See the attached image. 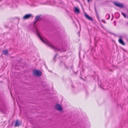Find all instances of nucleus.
I'll return each mask as SVG.
<instances>
[{"mask_svg":"<svg viewBox=\"0 0 128 128\" xmlns=\"http://www.w3.org/2000/svg\"><path fill=\"white\" fill-rule=\"evenodd\" d=\"M36 34L37 36H38L40 38V39L44 43H45L48 46H49L51 48L54 49L56 51H60L61 52H64L65 51V50H64L63 49L62 50H60V49H58L56 47L54 46L51 44L50 42H48L46 40H45L46 42H45L43 40V38H42L40 35L39 33H38V32L36 28Z\"/></svg>","mask_w":128,"mask_h":128,"instance_id":"obj_1","label":"nucleus"},{"mask_svg":"<svg viewBox=\"0 0 128 128\" xmlns=\"http://www.w3.org/2000/svg\"><path fill=\"white\" fill-rule=\"evenodd\" d=\"M33 74L35 76H40L42 74V72L40 70L34 69L33 70Z\"/></svg>","mask_w":128,"mask_h":128,"instance_id":"obj_2","label":"nucleus"},{"mask_svg":"<svg viewBox=\"0 0 128 128\" xmlns=\"http://www.w3.org/2000/svg\"><path fill=\"white\" fill-rule=\"evenodd\" d=\"M42 16V15L36 16L35 18V21L34 22V24H36L37 22L40 21L42 20V18H40Z\"/></svg>","mask_w":128,"mask_h":128,"instance_id":"obj_3","label":"nucleus"},{"mask_svg":"<svg viewBox=\"0 0 128 128\" xmlns=\"http://www.w3.org/2000/svg\"><path fill=\"white\" fill-rule=\"evenodd\" d=\"M113 3L117 7L121 8H122L124 7V5L122 4L118 3L115 2H114Z\"/></svg>","mask_w":128,"mask_h":128,"instance_id":"obj_4","label":"nucleus"},{"mask_svg":"<svg viewBox=\"0 0 128 128\" xmlns=\"http://www.w3.org/2000/svg\"><path fill=\"white\" fill-rule=\"evenodd\" d=\"M32 15L31 14H27L25 15L23 17V20L28 19L30 18Z\"/></svg>","mask_w":128,"mask_h":128,"instance_id":"obj_5","label":"nucleus"},{"mask_svg":"<svg viewBox=\"0 0 128 128\" xmlns=\"http://www.w3.org/2000/svg\"><path fill=\"white\" fill-rule=\"evenodd\" d=\"M55 107L56 109L57 110L60 111H62V108L60 104H57L56 105Z\"/></svg>","mask_w":128,"mask_h":128,"instance_id":"obj_6","label":"nucleus"},{"mask_svg":"<svg viewBox=\"0 0 128 128\" xmlns=\"http://www.w3.org/2000/svg\"><path fill=\"white\" fill-rule=\"evenodd\" d=\"M2 54H4L5 56H8L9 54L8 51L7 49H5L2 51Z\"/></svg>","mask_w":128,"mask_h":128,"instance_id":"obj_7","label":"nucleus"},{"mask_svg":"<svg viewBox=\"0 0 128 128\" xmlns=\"http://www.w3.org/2000/svg\"><path fill=\"white\" fill-rule=\"evenodd\" d=\"M84 15L87 19L89 20L92 22L93 21V20L92 18L90 16L88 15L86 13L84 14Z\"/></svg>","mask_w":128,"mask_h":128,"instance_id":"obj_8","label":"nucleus"},{"mask_svg":"<svg viewBox=\"0 0 128 128\" xmlns=\"http://www.w3.org/2000/svg\"><path fill=\"white\" fill-rule=\"evenodd\" d=\"M22 124V123L18 121V120H17L15 124V126H19L21 125Z\"/></svg>","mask_w":128,"mask_h":128,"instance_id":"obj_9","label":"nucleus"},{"mask_svg":"<svg viewBox=\"0 0 128 128\" xmlns=\"http://www.w3.org/2000/svg\"><path fill=\"white\" fill-rule=\"evenodd\" d=\"M60 64L61 65V66H62L63 65H64L65 68L68 70V67H67L66 65L65 64V63H63V62L62 61H61L60 62Z\"/></svg>","mask_w":128,"mask_h":128,"instance_id":"obj_10","label":"nucleus"},{"mask_svg":"<svg viewBox=\"0 0 128 128\" xmlns=\"http://www.w3.org/2000/svg\"><path fill=\"white\" fill-rule=\"evenodd\" d=\"M118 41L121 44L125 46V43L123 41V40L122 39H119L118 40Z\"/></svg>","mask_w":128,"mask_h":128,"instance_id":"obj_11","label":"nucleus"},{"mask_svg":"<svg viewBox=\"0 0 128 128\" xmlns=\"http://www.w3.org/2000/svg\"><path fill=\"white\" fill-rule=\"evenodd\" d=\"M74 11L75 13H79L80 12V10L78 8H77L76 7L75 8Z\"/></svg>","mask_w":128,"mask_h":128,"instance_id":"obj_12","label":"nucleus"},{"mask_svg":"<svg viewBox=\"0 0 128 128\" xmlns=\"http://www.w3.org/2000/svg\"><path fill=\"white\" fill-rule=\"evenodd\" d=\"M121 14L124 16V18H128V16L127 15L126 16L125 14L123 12H122Z\"/></svg>","mask_w":128,"mask_h":128,"instance_id":"obj_13","label":"nucleus"},{"mask_svg":"<svg viewBox=\"0 0 128 128\" xmlns=\"http://www.w3.org/2000/svg\"><path fill=\"white\" fill-rule=\"evenodd\" d=\"M106 18L108 17V18H107V20H108L110 18V16L109 14H107L106 15Z\"/></svg>","mask_w":128,"mask_h":128,"instance_id":"obj_14","label":"nucleus"},{"mask_svg":"<svg viewBox=\"0 0 128 128\" xmlns=\"http://www.w3.org/2000/svg\"><path fill=\"white\" fill-rule=\"evenodd\" d=\"M57 55V54H56L55 55V56H54V57L53 58V60L54 61V62H55V61H56L55 60V59Z\"/></svg>","mask_w":128,"mask_h":128,"instance_id":"obj_15","label":"nucleus"},{"mask_svg":"<svg viewBox=\"0 0 128 128\" xmlns=\"http://www.w3.org/2000/svg\"><path fill=\"white\" fill-rule=\"evenodd\" d=\"M95 12H96L97 15V16H98V14L96 10V7H95Z\"/></svg>","mask_w":128,"mask_h":128,"instance_id":"obj_16","label":"nucleus"},{"mask_svg":"<svg viewBox=\"0 0 128 128\" xmlns=\"http://www.w3.org/2000/svg\"><path fill=\"white\" fill-rule=\"evenodd\" d=\"M0 112H1L4 113V111H3V110L1 109L0 108Z\"/></svg>","mask_w":128,"mask_h":128,"instance_id":"obj_17","label":"nucleus"},{"mask_svg":"<svg viewBox=\"0 0 128 128\" xmlns=\"http://www.w3.org/2000/svg\"><path fill=\"white\" fill-rule=\"evenodd\" d=\"M102 20V22H103L104 23H105V24L106 23V22L105 21V20Z\"/></svg>","mask_w":128,"mask_h":128,"instance_id":"obj_18","label":"nucleus"},{"mask_svg":"<svg viewBox=\"0 0 128 128\" xmlns=\"http://www.w3.org/2000/svg\"><path fill=\"white\" fill-rule=\"evenodd\" d=\"M112 16H113V14H112ZM113 19V17H112V18L111 19V20H112Z\"/></svg>","mask_w":128,"mask_h":128,"instance_id":"obj_19","label":"nucleus"},{"mask_svg":"<svg viewBox=\"0 0 128 128\" xmlns=\"http://www.w3.org/2000/svg\"><path fill=\"white\" fill-rule=\"evenodd\" d=\"M112 34H113V35H114V36H116V35L115 34H114V33H112Z\"/></svg>","mask_w":128,"mask_h":128,"instance_id":"obj_20","label":"nucleus"},{"mask_svg":"<svg viewBox=\"0 0 128 128\" xmlns=\"http://www.w3.org/2000/svg\"><path fill=\"white\" fill-rule=\"evenodd\" d=\"M90 0H87V1L88 2H89Z\"/></svg>","mask_w":128,"mask_h":128,"instance_id":"obj_21","label":"nucleus"},{"mask_svg":"<svg viewBox=\"0 0 128 128\" xmlns=\"http://www.w3.org/2000/svg\"><path fill=\"white\" fill-rule=\"evenodd\" d=\"M5 27H6L7 28V26H5Z\"/></svg>","mask_w":128,"mask_h":128,"instance_id":"obj_22","label":"nucleus"},{"mask_svg":"<svg viewBox=\"0 0 128 128\" xmlns=\"http://www.w3.org/2000/svg\"><path fill=\"white\" fill-rule=\"evenodd\" d=\"M120 38H121V36H120Z\"/></svg>","mask_w":128,"mask_h":128,"instance_id":"obj_23","label":"nucleus"},{"mask_svg":"<svg viewBox=\"0 0 128 128\" xmlns=\"http://www.w3.org/2000/svg\"><path fill=\"white\" fill-rule=\"evenodd\" d=\"M50 71V72H52V71Z\"/></svg>","mask_w":128,"mask_h":128,"instance_id":"obj_24","label":"nucleus"},{"mask_svg":"<svg viewBox=\"0 0 128 128\" xmlns=\"http://www.w3.org/2000/svg\"><path fill=\"white\" fill-rule=\"evenodd\" d=\"M1 0H0V1Z\"/></svg>","mask_w":128,"mask_h":128,"instance_id":"obj_25","label":"nucleus"}]
</instances>
